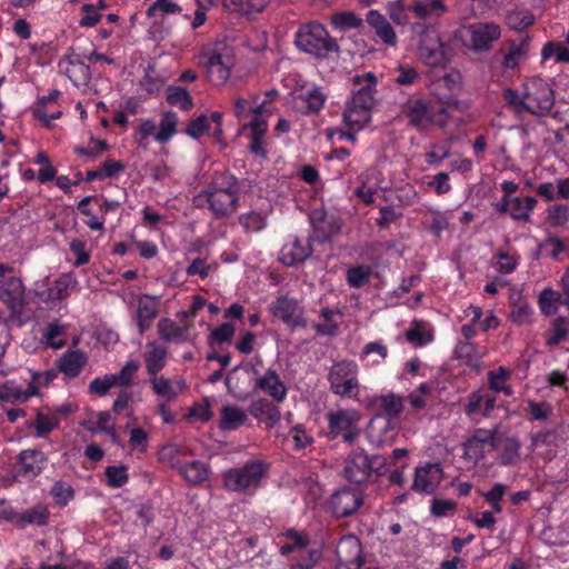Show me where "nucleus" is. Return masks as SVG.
I'll use <instances>...</instances> for the list:
<instances>
[{
	"instance_id": "35",
	"label": "nucleus",
	"mask_w": 569,
	"mask_h": 569,
	"mask_svg": "<svg viewBox=\"0 0 569 569\" xmlns=\"http://www.w3.org/2000/svg\"><path fill=\"white\" fill-rule=\"evenodd\" d=\"M496 0H458V10L465 18L482 16L491 10Z\"/></svg>"
},
{
	"instance_id": "23",
	"label": "nucleus",
	"mask_w": 569,
	"mask_h": 569,
	"mask_svg": "<svg viewBox=\"0 0 569 569\" xmlns=\"http://www.w3.org/2000/svg\"><path fill=\"white\" fill-rule=\"evenodd\" d=\"M367 22L375 29L376 34L389 46H396L397 37L396 33L387 21V19L380 14L377 10H371L367 14Z\"/></svg>"
},
{
	"instance_id": "30",
	"label": "nucleus",
	"mask_w": 569,
	"mask_h": 569,
	"mask_svg": "<svg viewBox=\"0 0 569 569\" xmlns=\"http://www.w3.org/2000/svg\"><path fill=\"white\" fill-rule=\"evenodd\" d=\"M250 128V152L261 156L263 158L267 157V151L262 147V139L267 132L268 126L267 122L260 118H253L252 121L248 124H244L243 129Z\"/></svg>"
},
{
	"instance_id": "50",
	"label": "nucleus",
	"mask_w": 569,
	"mask_h": 569,
	"mask_svg": "<svg viewBox=\"0 0 569 569\" xmlns=\"http://www.w3.org/2000/svg\"><path fill=\"white\" fill-rule=\"evenodd\" d=\"M542 60L555 57L556 62L569 63V50L560 42H548L542 48Z\"/></svg>"
},
{
	"instance_id": "26",
	"label": "nucleus",
	"mask_w": 569,
	"mask_h": 569,
	"mask_svg": "<svg viewBox=\"0 0 569 569\" xmlns=\"http://www.w3.org/2000/svg\"><path fill=\"white\" fill-rule=\"evenodd\" d=\"M256 386L267 391L278 402H281L287 393L286 386L273 370H268L263 377L257 379Z\"/></svg>"
},
{
	"instance_id": "11",
	"label": "nucleus",
	"mask_w": 569,
	"mask_h": 569,
	"mask_svg": "<svg viewBox=\"0 0 569 569\" xmlns=\"http://www.w3.org/2000/svg\"><path fill=\"white\" fill-rule=\"evenodd\" d=\"M362 503L361 493L348 488L336 491L330 499V508L337 518L351 516Z\"/></svg>"
},
{
	"instance_id": "57",
	"label": "nucleus",
	"mask_w": 569,
	"mask_h": 569,
	"mask_svg": "<svg viewBox=\"0 0 569 569\" xmlns=\"http://www.w3.org/2000/svg\"><path fill=\"white\" fill-rule=\"evenodd\" d=\"M59 425V420L56 416H47L41 413L40 411L37 412L36 423L34 428L37 430V436L43 437L50 431H52L54 428H57Z\"/></svg>"
},
{
	"instance_id": "62",
	"label": "nucleus",
	"mask_w": 569,
	"mask_h": 569,
	"mask_svg": "<svg viewBox=\"0 0 569 569\" xmlns=\"http://www.w3.org/2000/svg\"><path fill=\"white\" fill-rule=\"evenodd\" d=\"M210 123L209 118L204 114L190 121L186 129V133L192 138L201 137L206 131L209 130Z\"/></svg>"
},
{
	"instance_id": "21",
	"label": "nucleus",
	"mask_w": 569,
	"mask_h": 569,
	"mask_svg": "<svg viewBox=\"0 0 569 569\" xmlns=\"http://www.w3.org/2000/svg\"><path fill=\"white\" fill-rule=\"evenodd\" d=\"M158 311V302L154 297L143 295L138 299L137 322L140 333L150 328Z\"/></svg>"
},
{
	"instance_id": "25",
	"label": "nucleus",
	"mask_w": 569,
	"mask_h": 569,
	"mask_svg": "<svg viewBox=\"0 0 569 569\" xmlns=\"http://www.w3.org/2000/svg\"><path fill=\"white\" fill-rule=\"evenodd\" d=\"M488 440L486 429H477L472 437L463 443V457L475 462L480 461L485 457V446Z\"/></svg>"
},
{
	"instance_id": "53",
	"label": "nucleus",
	"mask_w": 569,
	"mask_h": 569,
	"mask_svg": "<svg viewBox=\"0 0 569 569\" xmlns=\"http://www.w3.org/2000/svg\"><path fill=\"white\" fill-rule=\"evenodd\" d=\"M63 332L64 329L62 326L58 325L57 322H50L46 328L43 338L46 339L47 345L52 349H61L66 346V341L58 338L62 336Z\"/></svg>"
},
{
	"instance_id": "14",
	"label": "nucleus",
	"mask_w": 569,
	"mask_h": 569,
	"mask_svg": "<svg viewBox=\"0 0 569 569\" xmlns=\"http://www.w3.org/2000/svg\"><path fill=\"white\" fill-rule=\"evenodd\" d=\"M442 479L439 463H428L416 469L412 489L418 492L432 493Z\"/></svg>"
},
{
	"instance_id": "1",
	"label": "nucleus",
	"mask_w": 569,
	"mask_h": 569,
	"mask_svg": "<svg viewBox=\"0 0 569 569\" xmlns=\"http://www.w3.org/2000/svg\"><path fill=\"white\" fill-rule=\"evenodd\" d=\"M239 186L236 178L227 173H217L211 184L199 197H204L210 210L217 218H223L236 211Z\"/></svg>"
},
{
	"instance_id": "19",
	"label": "nucleus",
	"mask_w": 569,
	"mask_h": 569,
	"mask_svg": "<svg viewBox=\"0 0 569 569\" xmlns=\"http://www.w3.org/2000/svg\"><path fill=\"white\" fill-rule=\"evenodd\" d=\"M46 462L47 456L42 451L37 449L23 450L19 455L20 469L18 475L32 479L42 471Z\"/></svg>"
},
{
	"instance_id": "34",
	"label": "nucleus",
	"mask_w": 569,
	"mask_h": 569,
	"mask_svg": "<svg viewBox=\"0 0 569 569\" xmlns=\"http://www.w3.org/2000/svg\"><path fill=\"white\" fill-rule=\"evenodd\" d=\"M325 101L326 96L319 89H313L296 97V102L301 103L303 113H318L322 109Z\"/></svg>"
},
{
	"instance_id": "31",
	"label": "nucleus",
	"mask_w": 569,
	"mask_h": 569,
	"mask_svg": "<svg viewBox=\"0 0 569 569\" xmlns=\"http://www.w3.org/2000/svg\"><path fill=\"white\" fill-rule=\"evenodd\" d=\"M159 337L167 342H182L188 338L187 329L169 318H163L157 326Z\"/></svg>"
},
{
	"instance_id": "56",
	"label": "nucleus",
	"mask_w": 569,
	"mask_h": 569,
	"mask_svg": "<svg viewBox=\"0 0 569 569\" xmlns=\"http://www.w3.org/2000/svg\"><path fill=\"white\" fill-rule=\"evenodd\" d=\"M331 21L337 28L343 30L358 28L362 24V20L359 17H357L353 12L349 11L333 14Z\"/></svg>"
},
{
	"instance_id": "17",
	"label": "nucleus",
	"mask_w": 569,
	"mask_h": 569,
	"mask_svg": "<svg viewBox=\"0 0 569 569\" xmlns=\"http://www.w3.org/2000/svg\"><path fill=\"white\" fill-rule=\"evenodd\" d=\"M312 253V247L308 238L295 237L283 244L281 261L287 266L303 262Z\"/></svg>"
},
{
	"instance_id": "22",
	"label": "nucleus",
	"mask_w": 569,
	"mask_h": 569,
	"mask_svg": "<svg viewBox=\"0 0 569 569\" xmlns=\"http://www.w3.org/2000/svg\"><path fill=\"white\" fill-rule=\"evenodd\" d=\"M144 362L147 372L156 376L166 365L168 349L157 341H150L146 345Z\"/></svg>"
},
{
	"instance_id": "5",
	"label": "nucleus",
	"mask_w": 569,
	"mask_h": 569,
	"mask_svg": "<svg viewBox=\"0 0 569 569\" xmlns=\"http://www.w3.org/2000/svg\"><path fill=\"white\" fill-rule=\"evenodd\" d=\"M296 44L305 52L317 57H327L329 52H337L339 46L330 38L325 27L320 23L303 26L297 33Z\"/></svg>"
},
{
	"instance_id": "37",
	"label": "nucleus",
	"mask_w": 569,
	"mask_h": 569,
	"mask_svg": "<svg viewBox=\"0 0 569 569\" xmlns=\"http://www.w3.org/2000/svg\"><path fill=\"white\" fill-rule=\"evenodd\" d=\"M537 203L533 197H512L510 216L513 220L529 221L530 212Z\"/></svg>"
},
{
	"instance_id": "64",
	"label": "nucleus",
	"mask_w": 569,
	"mask_h": 569,
	"mask_svg": "<svg viewBox=\"0 0 569 569\" xmlns=\"http://www.w3.org/2000/svg\"><path fill=\"white\" fill-rule=\"evenodd\" d=\"M548 220L552 226H562L569 220V208L565 204H556L549 209Z\"/></svg>"
},
{
	"instance_id": "48",
	"label": "nucleus",
	"mask_w": 569,
	"mask_h": 569,
	"mask_svg": "<svg viewBox=\"0 0 569 569\" xmlns=\"http://www.w3.org/2000/svg\"><path fill=\"white\" fill-rule=\"evenodd\" d=\"M370 276V267L356 266L347 271V281L350 287L360 288L369 281Z\"/></svg>"
},
{
	"instance_id": "32",
	"label": "nucleus",
	"mask_w": 569,
	"mask_h": 569,
	"mask_svg": "<svg viewBox=\"0 0 569 569\" xmlns=\"http://www.w3.org/2000/svg\"><path fill=\"white\" fill-rule=\"evenodd\" d=\"M246 421V412L236 406H224L220 411V428L223 430H234Z\"/></svg>"
},
{
	"instance_id": "8",
	"label": "nucleus",
	"mask_w": 569,
	"mask_h": 569,
	"mask_svg": "<svg viewBox=\"0 0 569 569\" xmlns=\"http://www.w3.org/2000/svg\"><path fill=\"white\" fill-rule=\"evenodd\" d=\"M411 30L419 37V56L427 64L439 66L448 60L445 44L435 29L415 23Z\"/></svg>"
},
{
	"instance_id": "43",
	"label": "nucleus",
	"mask_w": 569,
	"mask_h": 569,
	"mask_svg": "<svg viewBox=\"0 0 569 569\" xmlns=\"http://www.w3.org/2000/svg\"><path fill=\"white\" fill-rule=\"evenodd\" d=\"M177 122V114L174 112H164L160 121V129L156 133V140L161 143L167 142L176 133Z\"/></svg>"
},
{
	"instance_id": "20",
	"label": "nucleus",
	"mask_w": 569,
	"mask_h": 569,
	"mask_svg": "<svg viewBox=\"0 0 569 569\" xmlns=\"http://www.w3.org/2000/svg\"><path fill=\"white\" fill-rule=\"evenodd\" d=\"M249 413L259 421L264 422L268 428H272L281 418L277 406L267 399H258L251 402Z\"/></svg>"
},
{
	"instance_id": "59",
	"label": "nucleus",
	"mask_w": 569,
	"mask_h": 569,
	"mask_svg": "<svg viewBox=\"0 0 569 569\" xmlns=\"http://www.w3.org/2000/svg\"><path fill=\"white\" fill-rule=\"evenodd\" d=\"M181 7L171 0H156V2L148 8L147 16L153 18L158 11L166 14H173L181 12Z\"/></svg>"
},
{
	"instance_id": "47",
	"label": "nucleus",
	"mask_w": 569,
	"mask_h": 569,
	"mask_svg": "<svg viewBox=\"0 0 569 569\" xmlns=\"http://www.w3.org/2000/svg\"><path fill=\"white\" fill-rule=\"evenodd\" d=\"M33 395H36V389L23 391L11 382H7L0 387V399L4 401L27 400Z\"/></svg>"
},
{
	"instance_id": "63",
	"label": "nucleus",
	"mask_w": 569,
	"mask_h": 569,
	"mask_svg": "<svg viewBox=\"0 0 569 569\" xmlns=\"http://www.w3.org/2000/svg\"><path fill=\"white\" fill-rule=\"evenodd\" d=\"M114 378L106 375L103 378H96L89 385V391L98 396H104L114 387Z\"/></svg>"
},
{
	"instance_id": "13",
	"label": "nucleus",
	"mask_w": 569,
	"mask_h": 569,
	"mask_svg": "<svg viewBox=\"0 0 569 569\" xmlns=\"http://www.w3.org/2000/svg\"><path fill=\"white\" fill-rule=\"evenodd\" d=\"M59 68L77 87L87 84L90 80L89 66L74 54L72 48H70L69 53L60 60Z\"/></svg>"
},
{
	"instance_id": "39",
	"label": "nucleus",
	"mask_w": 569,
	"mask_h": 569,
	"mask_svg": "<svg viewBox=\"0 0 569 569\" xmlns=\"http://www.w3.org/2000/svg\"><path fill=\"white\" fill-rule=\"evenodd\" d=\"M184 458V449L174 443L166 445L159 451V460L168 463L171 468H177L178 470L183 465Z\"/></svg>"
},
{
	"instance_id": "27",
	"label": "nucleus",
	"mask_w": 569,
	"mask_h": 569,
	"mask_svg": "<svg viewBox=\"0 0 569 569\" xmlns=\"http://www.w3.org/2000/svg\"><path fill=\"white\" fill-rule=\"evenodd\" d=\"M77 281L70 274H63L57 279L46 292L42 293L44 301H61L70 296Z\"/></svg>"
},
{
	"instance_id": "12",
	"label": "nucleus",
	"mask_w": 569,
	"mask_h": 569,
	"mask_svg": "<svg viewBox=\"0 0 569 569\" xmlns=\"http://www.w3.org/2000/svg\"><path fill=\"white\" fill-rule=\"evenodd\" d=\"M272 315L281 319L288 326L306 327L307 321L302 317V308L295 299L288 297H279L271 306Z\"/></svg>"
},
{
	"instance_id": "18",
	"label": "nucleus",
	"mask_w": 569,
	"mask_h": 569,
	"mask_svg": "<svg viewBox=\"0 0 569 569\" xmlns=\"http://www.w3.org/2000/svg\"><path fill=\"white\" fill-rule=\"evenodd\" d=\"M88 362V357L81 350H68L56 361L59 372L68 378H76Z\"/></svg>"
},
{
	"instance_id": "60",
	"label": "nucleus",
	"mask_w": 569,
	"mask_h": 569,
	"mask_svg": "<svg viewBox=\"0 0 569 569\" xmlns=\"http://www.w3.org/2000/svg\"><path fill=\"white\" fill-rule=\"evenodd\" d=\"M48 516L49 512L44 507H37L22 512L20 515V520L26 523H37L42 526L47 522Z\"/></svg>"
},
{
	"instance_id": "24",
	"label": "nucleus",
	"mask_w": 569,
	"mask_h": 569,
	"mask_svg": "<svg viewBox=\"0 0 569 569\" xmlns=\"http://www.w3.org/2000/svg\"><path fill=\"white\" fill-rule=\"evenodd\" d=\"M24 288L18 277L8 278L0 288V300L10 309H14L23 298Z\"/></svg>"
},
{
	"instance_id": "42",
	"label": "nucleus",
	"mask_w": 569,
	"mask_h": 569,
	"mask_svg": "<svg viewBox=\"0 0 569 569\" xmlns=\"http://www.w3.org/2000/svg\"><path fill=\"white\" fill-rule=\"evenodd\" d=\"M506 21L511 29L521 31L535 22V16L528 10H512L507 13Z\"/></svg>"
},
{
	"instance_id": "61",
	"label": "nucleus",
	"mask_w": 569,
	"mask_h": 569,
	"mask_svg": "<svg viewBox=\"0 0 569 569\" xmlns=\"http://www.w3.org/2000/svg\"><path fill=\"white\" fill-rule=\"evenodd\" d=\"M506 491L507 487L505 485L496 483L490 491L483 493L486 501L491 505L495 512L500 513L502 511L500 500L505 496Z\"/></svg>"
},
{
	"instance_id": "3",
	"label": "nucleus",
	"mask_w": 569,
	"mask_h": 569,
	"mask_svg": "<svg viewBox=\"0 0 569 569\" xmlns=\"http://www.w3.org/2000/svg\"><path fill=\"white\" fill-rule=\"evenodd\" d=\"M500 33L498 24L477 22L455 30L451 42L462 50L486 51L500 38Z\"/></svg>"
},
{
	"instance_id": "41",
	"label": "nucleus",
	"mask_w": 569,
	"mask_h": 569,
	"mask_svg": "<svg viewBox=\"0 0 569 569\" xmlns=\"http://www.w3.org/2000/svg\"><path fill=\"white\" fill-rule=\"evenodd\" d=\"M502 98L506 102V106L517 116L527 112L525 89H522V92L520 93L513 88H505L502 90Z\"/></svg>"
},
{
	"instance_id": "46",
	"label": "nucleus",
	"mask_w": 569,
	"mask_h": 569,
	"mask_svg": "<svg viewBox=\"0 0 569 569\" xmlns=\"http://www.w3.org/2000/svg\"><path fill=\"white\" fill-rule=\"evenodd\" d=\"M167 101L171 106H179L183 110H190L193 107L191 96L182 87H170Z\"/></svg>"
},
{
	"instance_id": "2",
	"label": "nucleus",
	"mask_w": 569,
	"mask_h": 569,
	"mask_svg": "<svg viewBox=\"0 0 569 569\" xmlns=\"http://www.w3.org/2000/svg\"><path fill=\"white\" fill-rule=\"evenodd\" d=\"M367 84L359 88L352 97L347 101L343 111V120L346 124L356 131L361 130L371 121V111L376 103L373 93L376 77L368 72L363 76Z\"/></svg>"
},
{
	"instance_id": "16",
	"label": "nucleus",
	"mask_w": 569,
	"mask_h": 569,
	"mask_svg": "<svg viewBox=\"0 0 569 569\" xmlns=\"http://www.w3.org/2000/svg\"><path fill=\"white\" fill-rule=\"evenodd\" d=\"M433 106L422 99L408 100L403 107V113L408 118L409 124L423 129L431 124V112Z\"/></svg>"
},
{
	"instance_id": "36",
	"label": "nucleus",
	"mask_w": 569,
	"mask_h": 569,
	"mask_svg": "<svg viewBox=\"0 0 569 569\" xmlns=\"http://www.w3.org/2000/svg\"><path fill=\"white\" fill-rule=\"evenodd\" d=\"M337 555L341 563L352 565L361 555V545L356 539H341L337 547Z\"/></svg>"
},
{
	"instance_id": "44",
	"label": "nucleus",
	"mask_w": 569,
	"mask_h": 569,
	"mask_svg": "<svg viewBox=\"0 0 569 569\" xmlns=\"http://www.w3.org/2000/svg\"><path fill=\"white\" fill-rule=\"evenodd\" d=\"M520 441L517 438H507L503 441L502 452L500 455V465L511 466L517 462L520 457Z\"/></svg>"
},
{
	"instance_id": "55",
	"label": "nucleus",
	"mask_w": 569,
	"mask_h": 569,
	"mask_svg": "<svg viewBox=\"0 0 569 569\" xmlns=\"http://www.w3.org/2000/svg\"><path fill=\"white\" fill-rule=\"evenodd\" d=\"M565 325L566 320L562 317L553 320L550 335L547 338V346L555 347L567 338L569 331Z\"/></svg>"
},
{
	"instance_id": "7",
	"label": "nucleus",
	"mask_w": 569,
	"mask_h": 569,
	"mask_svg": "<svg viewBox=\"0 0 569 569\" xmlns=\"http://www.w3.org/2000/svg\"><path fill=\"white\" fill-rule=\"evenodd\" d=\"M200 63L207 69V76L213 84H223L230 77V70L234 64L230 48L218 46L208 49L200 54Z\"/></svg>"
},
{
	"instance_id": "51",
	"label": "nucleus",
	"mask_w": 569,
	"mask_h": 569,
	"mask_svg": "<svg viewBox=\"0 0 569 569\" xmlns=\"http://www.w3.org/2000/svg\"><path fill=\"white\" fill-rule=\"evenodd\" d=\"M163 80L159 77L154 66L149 64L144 70V76L140 81V86L148 93H153L160 90Z\"/></svg>"
},
{
	"instance_id": "29",
	"label": "nucleus",
	"mask_w": 569,
	"mask_h": 569,
	"mask_svg": "<svg viewBox=\"0 0 569 569\" xmlns=\"http://www.w3.org/2000/svg\"><path fill=\"white\" fill-rule=\"evenodd\" d=\"M411 11L419 19L439 18L447 12L443 0H417L411 6Z\"/></svg>"
},
{
	"instance_id": "33",
	"label": "nucleus",
	"mask_w": 569,
	"mask_h": 569,
	"mask_svg": "<svg viewBox=\"0 0 569 569\" xmlns=\"http://www.w3.org/2000/svg\"><path fill=\"white\" fill-rule=\"evenodd\" d=\"M559 437L556 431L549 430L539 432L532 437V449L538 455H545L546 457L553 456L552 448L557 447Z\"/></svg>"
},
{
	"instance_id": "6",
	"label": "nucleus",
	"mask_w": 569,
	"mask_h": 569,
	"mask_svg": "<svg viewBox=\"0 0 569 569\" xmlns=\"http://www.w3.org/2000/svg\"><path fill=\"white\" fill-rule=\"evenodd\" d=\"M330 389L335 395L352 398L358 395V366L355 361L343 359L335 362L328 373Z\"/></svg>"
},
{
	"instance_id": "28",
	"label": "nucleus",
	"mask_w": 569,
	"mask_h": 569,
	"mask_svg": "<svg viewBox=\"0 0 569 569\" xmlns=\"http://www.w3.org/2000/svg\"><path fill=\"white\" fill-rule=\"evenodd\" d=\"M209 465L200 460L183 463L179 469V473L183 479L192 485L204 482L209 477Z\"/></svg>"
},
{
	"instance_id": "4",
	"label": "nucleus",
	"mask_w": 569,
	"mask_h": 569,
	"mask_svg": "<svg viewBox=\"0 0 569 569\" xmlns=\"http://www.w3.org/2000/svg\"><path fill=\"white\" fill-rule=\"evenodd\" d=\"M522 89L528 113L536 117L549 114L555 104V91L546 80L531 77L523 82Z\"/></svg>"
},
{
	"instance_id": "58",
	"label": "nucleus",
	"mask_w": 569,
	"mask_h": 569,
	"mask_svg": "<svg viewBox=\"0 0 569 569\" xmlns=\"http://www.w3.org/2000/svg\"><path fill=\"white\" fill-rule=\"evenodd\" d=\"M139 369V363L136 361L127 362L123 368L117 375H110V377L114 378V386H123L128 387L131 385L133 375Z\"/></svg>"
},
{
	"instance_id": "9",
	"label": "nucleus",
	"mask_w": 569,
	"mask_h": 569,
	"mask_svg": "<svg viewBox=\"0 0 569 569\" xmlns=\"http://www.w3.org/2000/svg\"><path fill=\"white\" fill-rule=\"evenodd\" d=\"M267 471V465L260 460L246 463L242 468L230 469L223 475L224 486L232 491L257 488Z\"/></svg>"
},
{
	"instance_id": "54",
	"label": "nucleus",
	"mask_w": 569,
	"mask_h": 569,
	"mask_svg": "<svg viewBox=\"0 0 569 569\" xmlns=\"http://www.w3.org/2000/svg\"><path fill=\"white\" fill-rule=\"evenodd\" d=\"M508 375L509 372L502 367H500L497 371H489L488 379L490 388L496 392L503 391L508 396L511 395V388L509 386H505V381L508 378Z\"/></svg>"
},
{
	"instance_id": "38",
	"label": "nucleus",
	"mask_w": 569,
	"mask_h": 569,
	"mask_svg": "<svg viewBox=\"0 0 569 569\" xmlns=\"http://www.w3.org/2000/svg\"><path fill=\"white\" fill-rule=\"evenodd\" d=\"M282 536L289 540V542L280 547V553L283 556L305 549L310 543V539L307 535L295 529H288Z\"/></svg>"
},
{
	"instance_id": "45",
	"label": "nucleus",
	"mask_w": 569,
	"mask_h": 569,
	"mask_svg": "<svg viewBox=\"0 0 569 569\" xmlns=\"http://www.w3.org/2000/svg\"><path fill=\"white\" fill-rule=\"evenodd\" d=\"M239 222L247 232H258L266 227L267 218L260 212L250 211L241 214Z\"/></svg>"
},
{
	"instance_id": "40",
	"label": "nucleus",
	"mask_w": 569,
	"mask_h": 569,
	"mask_svg": "<svg viewBox=\"0 0 569 569\" xmlns=\"http://www.w3.org/2000/svg\"><path fill=\"white\" fill-rule=\"evenodd\" d=\"M377 402L389 419L397 418L403 410V398L395 393L382 395Z\"/></svg>"
},
{
	"instance_id": "49",
	"label": "nucleus",
	"mask_w": 569,
	"mask_h": 569,
	"mask_svg": "<svg viewBox=\"0 0 569 569\" xmlns=\"http://www.w3.org/2000/svg\"><path fill=\"white\" fill-rule=\"evenodd\" d=\"M152 377L153 378L150 379V382L152 385L153 391L158 396L166 398L168 401H171L177 397V391L174 390L170 379L164 377H157V375Z\"/></svg>"
},
{
	"instance_id": "10",
	"label": "nucleus",
	"mask_w": 569,
	"mask_h": 569,
	"mask_svg": "<svg viewBox=\"0 0 569 569\" xmlns=\"http://www.w3.org/2000/svg\"><path fill=\"white\" fill-rule=\"evenodd\" d=\"M330 433H342L343 440L351 443L358 436V415L350 410H338L328 413Z\"/></svg>"
},
{
	"instance_id": "52",
	"label": "nucleus",
	"mask_w": 569,
	"mask_h": 569,
	"mask_svg": "<svg viewBox=\"0 0 569 569\" xmlns=\"http://www.w3.org/2000/svg\"><path fill=\"white\" fill-rule=\"evenodd\" d=\"M104 475L107 477V482L109 487L119 488L127 483L129 477L127 473L126 466H110L104 470Z\"/></svg>"
},
{
	"instance_id": "15",
	"label": "nucleus",
	"mask_w": 569,
	"mask_h": 569,
	"mask_svg": "<svg viewBox=\"0 0 569 569\" xmlns=\"http://www.w3.org/2000/svg\"><path fill=\"white\" fill-rule=\"evenodd\" d=\"M343 472L348 481L363 483L370 477L369 457L362 450L353 452L346 460Z\"/></svg>"
}]
</instances>
